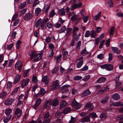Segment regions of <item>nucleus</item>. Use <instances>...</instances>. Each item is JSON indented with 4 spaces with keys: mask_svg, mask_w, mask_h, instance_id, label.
Segmentation results:
<instances>
[{
    "mask_svg": "<svg viewBox=\"0 0 123 123\" xmlns=\"http://www.w3.org/2000/svg\"><path fill=\"white\" fill-rule=\"evenodd\" d=\"M106 80V78L104 77L100 78L97 80V82L99 83H101L104 82Z\"/></svg>",
    "mask_w": 123,
    "mask_h": 123,
    "instance_id": "obj_26",
    "label": "nucleus"
},
{
    "mask_svg": "<svg viewBox=\"0 0 123 123\" xmlns=\"http://www.w3.org/2000/svg\"><path fill=\"white\" fill-rule=\"evenodd\" d=\"M12 111V109L10 108H8L6 109L5 111V113L7 115H8L11 113Z\"/></svg>",
    "mask_w": 123,
    "mask_h": 123,
    "instance_id": "obj_36",
    "label": "nucleus"
},
{
    "mask_svg": "<svg viewBox=\"0 0 123 123\" xmlns=\"http://www.w3.org/2000/svg\"><path fill=\"white\" fill-rule=\"evenodd\" d=\"M89 16H86L84 17L83 18L84 23H86L88 20Z\"/></svg>",
    "mask_w": 123,
    "mask_h": 123,
    "instance_id": "obj_39",
    "label": "nucleus"
},
{
    "mask_svg": "<svg viewBox=\"0 0 123 123\" xmlns=\"http://www.w3.org/2000/svg\"><path fill=\"white\" fill-rule=\"evenodd\" d=\"M32 17V14L30 13H28L26 14L24 17V20L26 21L30 20Z\"/></svg>",
    "mask_w": 123,
    "mask_h": 123,
    "instance_id": "obj_5",
    "label": "nucleus"
},
{
    "mask_svg": "<svg viewBox=\"0 0 123 123\" xmlns=\"http://www.w3.org/2000/svg\"><path fill=\"white\" fill-rule=\"evenodd\" d=\"M101 11L99 12L97 15L94 17V20L96 21L98 20L101 16Z\"/></svg>",
    "mask_w": 123,
    "mask_h": 123,
    "instance_id": "obj_20",
    "label": "nucleus"
},
{
    "mask_svg": "<svg viewBox=\"0 0 123 123\" xmlns=\"http://www.w3.org/2000/svg\"><path fill=\"white\" fill-rule=\"evenodd\" d=\"M59 103L58 99L55 98L53 100L52 103L51 102V105L53 106H55L58 104Z\"/></svg>",
    "mask_w": 123,
    "mask_h": 123,
    "instance_id": "obj_14",
    "label": "nucleus"
},
{
    "mask_svg": "<svg viewBox=\"0 0 123 123\" xmlns=\"http://www.w3.org/2000/svg\"><path fill=\"white\" fill-rule=\"evenodd\" d=\"M96 35V31L93 30L91 31V36L92 37L95 38Z\"/></svg>",
    "mask_w": 123,
    "mask_h": 123,
    "instance_id": "obj_33",
    "label": "nucleus"
},
{
    "mask_svg": "<svg viewBox=\"0 0 123 123\" xmlns=\"http://www.w3.org/2000/svg\"><path fill=\"white\" fill-rule=\"evenodd\" d=\"M71 111L70 108L69 107H67L64 110L62 113L65 114H66L69 112Z\"/></svg>",
    "mask_w": 123,
    "mask_h": 123,
    "instance_id": "obj_28",
    "label": "nucleus"
},
{
    "mask_svg": "<svg viewBox=\"0 0 123 123\" xmlns=\"http://www.w3.org/2000/svg\"><path fill=\"white\" fill-rule=\"evenodd\" d=\"M27 10L26 9H24L21 11L19 14V16H21L24 14L26 12Z\"/></svg>",
    "mask_w": 123,
    "mask_h": 123,
    "instance_id": "obj_52",
    "label": "nucleus"
},
{
    "mask_svg": "<svg viewBox=\"0 0 123 123\" xmlns=\"http://www.w3.org/2000/svg\"><path fill=\"white\" fill-rule=\"evenodd\" d=\"M72 16L71 18V19L72 21H75L76 19L77 16L75 15L74 13L73 12H72L70 13H69L68 15L69 17H70V16Z\"/></svg>",
    "mask_w": 123,
    "mask_h": 123,
    "instance_id": "obj_9",
    "label": "nucleus"
},
{
    "mask_svg": "<svg viewBox=\"0 0 123 123\" xmlns=\"http://www.w3.org/2000/svg\"><path fill=\"white\" fill-rule=\"evenodd\" d=\"M78 103V102H77L74 99L72 103V106L73 107L76 106V105H77Z\"/></svg>",
    "mask_w": 123,
    "mask_h": 123,
    "instance_id": "obj_58",
    "label": "nucleus"
},
{
    "mask_svg": "<svg viewBox=\"0 0 123 123\" xmlns=\"http://www.w3.org/2000/svg\"><path fill=\"white\" fill-rule=\"evenodd\" d=\"M12 117L11 115L5 117L4 119V121L5 123H7L10 120Z\"/></svg>",
    "mask_w": 123,
    "mask_h": 123,
    "instance_id": "obj_24",
    "label": "nucleus"
},
{
    "mask_svg": "<svg viewBox=\"0 0 123 123\" xmlns=\"http://www.w3.org/2000/svg\"><path fill=\"white\" fill-rule=\"evenodd\" d=\"M42 100L40 98H38L36 101L35 103V105L36 106H38L39 105H40L41 102Z\"/></svg>",
    "mask_w": 123,
    "mask_h": 123,
    "instance_id": "obj_35",
    "label": "nucleus"
},
{
    "mask_svg": "<svg viewBox=\"0 0 123 123\" xmlns=\"http://www.w3.org/2000/svg\"><path fill=\"white\" fill-rule=\"evenodd\" d=\"M100 67L102 69H105L109 71L112 70L113 69V65L110 64H106L102 65L100 66Z\"/></svg>",
    "mask_w": 123,
    "mask_h": 123,
    "instance_id": "obj_1",
    "label": "nucleus"
},
{
    "mask_svg": "<svg viewBox=\"0 0 123 123\" xmlns=\"http://www.w3.org/2000/svg\"><path fill=\"white\" fill-rule=\"evenodd\" d=\"M121 75H120L116 77L115 79V81H116V85H121L122 84V82H117L118 81L119 79L120 76Z\"/></svg>",
    "mask_w": 123,
    "mask_h": 123,
    "instance_id": "obj_25",
    "label": "nucleus"
},
{
    "mask_svg": "<svg viewBox=\"0 0 123 123\" xmlns=\"http://www.w3.org/2000/svg\"><path fill=\"white\" fill-rule=\"evenodd\" d=\"M79 30V29L77 27H74L73 28V36L75 37V40L77 41L78 40L79 38L80 34V33H79L78 34H76Z\"/></svg>",
    "mask_w": 123,
    "mask_h": 123,
    "instance_id": "obj_2",
    "label": "nucleus"
},
{
    "mask_svg": "<svg viewBox=\"0 0 123 123\" xmlns=\"http://www.w3.org/2000/svg\"><path fill=\"white\" fill-rule=\"evenodd\" d=\"M42 21V19L41 18L39 19L36 22L35 26L37 28L39 25L40 23Z\"/></svg>",
    "mask_w": 123,
    "mask_h": 123,
    "instance_id": "obj_34",
    "label": "nucleus"
},
{
    "mask_svg": "<svg viewBox=\"0 0 123 123\" xmlns=\"http://www.w3.org/2000/svg\"><path fill=\"white\" fill-rule=\"evenodd\" d=\"M82 78V77L80 76L77 75L74 77V80H80Z\"/></svg>",
    "mask_w": 123,
    "mask_h": 123,
    "instance_id": "obj_46",
    "label": "nucleus"
},
{
    "mask_svg": "<svg viewBox=\"0 0 123 123\" xmlns=\"http://www.w3.org/2000/svg\"><path fill=\"white\" fill-rule=\"evenodd\" d=\"M85 107L88 109L90 110H92L94 108L93 105L89 103L86 104L85 106Z\"/></svg>",
    "mask_w": 123,
    "mask_h": 123,
    "instance_id": "obj_16",
    "label": "nucleus"
},
{
    "mask_svg": "<svg viewBox=\"0 0 123 123\" xmlns=\"http://www.w3.org/2000/svg\"><path fill=\"white\" fill-rule=\"evenodd\" d=\"M82 5V4L81 2H80L78 4L75 3L71 6L70 9L72 10L76 8L80 7Z\"/></svg>",
    "mask_w": 123,
    "mask_h": 123,
    "instance_id": "obj_8",
    "label": "nucleus"
},
{
    "mask_svg": "<svg viewBox=\"0 0 123 123\" xmlns=\"http://www.w3.org/2000/svg\"><path fill=\"white\" fill-rule=\"evenodd\" d=\"M109 99L108 96H106L103 98L101 101V103L102 104H105L106 103Z\"/></svg>",
    "mask_w": 123,
    "mask_h": 123,
    "instance_id": "obj_21",
    "label": "nucleus"
},
{
    "mask_svg": "<svg viewBox=\"0 0 123 123\" xmlns=\"http://www.w3.org/2000/svg\"><path fill=\"white\" fill-rule=\"evenodd\" d=\"M19 87H18L16 88L12 92V95H14L16 94L17 93V92L18 91Z\"/></svg>",
    "mask_w": 123,
    "mask_h": 123,
    "instance_id": "obj_41",
    "label": "nucleus"
},
{
    "mask_svg": "<svg viewBox=\"0 0 123 123\" xmlns=\"http://www.w3.org/2000/svg\"><path fill=\"white\" fill-rule=\"evenodd\" d=\"M112 51L114 53L117 54H119L121 52V50H119L118 48L116 47H111Z\"/></svg>",
    "mask_w": 123,
    "mask_h": 123,
    "instance_id": "obj_11",
    "label": "nucleus"
},
{
    "mask_svg": "<svg viewBox=\"0 0 123 123\" xmlns=\"http://www.w3.org/2000/svg\"><path fill=\"white\" fill-rule=\"evenodd\" d=\"M21 41L20 40H18L16 44V48L17 49H18L20 47V45Z\"/></svg>",
    "mask_w": 123,
    "mask_h": 123,
    "instance_id": "obj_54",
    "label": "nucleus"
},
{
    "mask_svg": "<svg viewBox=\"0 0 123 123\" xmlns=\"http://www.w3.org/2000/svg\"><path fill=\"white\" fill-rule=\"evenodd\" d=\"M90 120L89 116H87L82 118L80 120V122L82 123H85V122H88Z\"/></svg>",
    "mask_w": 123,
    "mask_h": 123,
    "instance_id": "obj_6",
    "label": "nucleus"
},
{
    "mask_svg": "<svg viewBox=\"0 0 123 123\" xmlns=\"http://www.w3.org/2000/svg\"><path fill=\"white\" fill-rule=\"evenodd\" d=\"M107 5L108 7L110 8L114 6L113 2L112 0H107Z\"/></svg>",
    "mask_w": 123,
    "mask_h": 123,
    "instance_id": "obj_18",
    "label": "nucleus"
},
{
    "mask_svg": "<svg viewBox=\"0 0 123 123\" xmlns=\"http://www.w3.org/2000/svg\"><path fill=\"white\" fill-rule=\"evenodd\" d=\"M114 33V27L113 26H112L111 28L109 34L110 37L113 36Z\"/></svg>",
    "mask_w": 123,
    "mask_h": 123,
    "instance_id": "obj_22",
    "label": "nucleus"
},
{
    "mask_svg": "<svg viewBox=\"0 0 123 123\" xmlns=\"http://www.w3.org/2000/svg\"><path fill=\"white\" fill-rule=\"evenodd\" d=\"M68 103L67 102L64 100H62L61 101L60 103V106L59 107V108L62 109L63 107L67 105Z\"/></svg>",
    "mask_w": 123,
    "mask_h": 123,
    "instance_id": "obj_17",
    "label": "nucleus"
},
{
    "mask_svg": "<svg viewBox=\"0 0 123 123\" xmlns=\"http://www.w3.org/2000/svg\"><path fill=\"white\" fill-rule=\"evenodd\" d=\"M6 93L5 92H3L0 94V98H4L6 95Z\"/></svg>",
    "mask_w": 123,
    "mask_h": 123,
    "instance_id": "obj_49",
    "label": "nucleus"
},
{
    "mask_svg": "<svg viewBox=\"0 0 123 123\" xmlns=\"http://www.w3.org/2000/svg\"><path fill=\"white\" fill-rule=\"evenodd\" d=\"M64 10V8H63L60 10L59 13L61 15H64L65 14V12Z\"/></svg>",
    "mask_w": 123,
    "mask_h": 123,
    "instance_id": "obj_38",
    "label": "nucleus"
},
{
    "mask_svg": "<svg viewBox=\"0 0 123 123\" xmlns=\"http://www.w3.org/2000/svg\"><path fill=\"white\" fill-rule=\"evenodd\" d=\"M51 100H50L47 101L44 103L43 105L44 108H46L47 107H49L51 105Z\"/></svg>",
    "mask_w": 123,
    "mask_h": 123,
    "instance_id": "obj_15",
    "label": "nucleus"
},
{
    "mask_svg": "<svg viewBox=\"0 0 123 123\" xmlns=\"http://www.w3.org/2000/svg\"><path fill=\"white\" fill-rule=\"evenodd\" d=\"M62 57V55H60L57 57H55V58H56V62L57 63H59V62L60 61Z\"/></svg>",
    "mask_w": 123,
    "mask_h": 123,
    "instance_id": "obj_42",
    "label": "nucleus"
},
{
    "mask_svg": "<svg viewBox=\"0 0 123 123\" xmlns=\"http://www.w3.org/2000/svg\"><path fill=\"white\" fill-rule=\"evenodd\" d=\"M97 57L100 60L104 58V56L103 54H100L97 55Z\"/></svg>",
    "mask_w": 123,
    "mask_h": 123,
    "instance_id": "obj_63",
    "label": "nucleus"
},
{
    "mask_svg": "<svg viewBox=\"0 0 123 123\" xmlns=\"http://www.w3.org/2000/svg\"><path fill=\"white\" fill-rule=\"evenodd\" d=\"M112 98L115 100H117L120 99V96L118 94L116 93L112 95Z\"/></svg>",
    "mask_w": 123,
    "mask_h": 123,
    "instance_id": "obj_13",
    "label": "nucleus"
},
{
    "mask_svg": "<svg viewBox=\"0 0 123 123\" xmlns=\"http://www.w3.org/2000/svg\"><path fill=\"white\" fill-rule=\"evenodd\" d=\"M110 106H113L115 107L122 106H123V102H113L111 101H110Z\"/></svg>",
    "mask_w": 123,
    "mask_h": 123,
    "instance_id": "obj_3",
    "label": "nucleus"
},
{
    "mask_svg": "<svg viewBox=\"0 0 123 123\" xmlns=\"http://www.w3.org/2000/svg\"><path fill=\"white\" fill-rule=\"evenodd\" d=\"M22 111L19 108H18L16 109L15 114L16 115H17L18 117H20L21 116Z\"/></svg>",
    "mask_w": 123,
    "mask_h": 123,
    "instance_id": "obj_12",
    "label": "nucleus"
},
{
    "mask_svg": "<svg viewBox=\"0 0 123 123\" xmlns=\"http://www.w3.org/2000/svg\"><path fill=\"white\" fill-rule=\"evenodd\" d=\"M83 63V62L82 60L80 61L77 64L76 67L77 68H80L82 66Z\"/></svg>",
    "mask_w": 123,
    "mask_h": 123,
    "instance_id": "obj_29",
    "label": "nucleus"
},
{
    "mask_svg": "<svg viewBox=\"0 0 123 123\" xmlns=\"http://www.w3.org/2000/svg\"><path fill=\"white\" fill-rule=\"evenodd\" d=\"M106 113H103L100 116V118L101 119H105L106 117Z\"/></svg>",
    "mask_w": 123,
    "mask_h": 123,
    "instance_id": "obj_45",
    "label": "nucleus"
},
{
    "mask_svg": "<svg viewBox=\"0 0 123 123\" xmlns=\"http://www.w3.org/2000/svg\"><path fill=\"white\" fill-rule=\"evenodd\" d=\"M41 11V9L39 8H37L35 10V13L37 16L40 13Z\"/></svg>",
    "mask_w": 123,
    "mask_h": 123,
    "instance_id": "obj_30",
    "label": "nucleus"
},
{
    "mask_svg": "<svg viewBox=\"0 0 123 123\" xmlns=\"http://www.w3.org/2000/svg\"><path fill=\"white\" fill-rule=\"evenodd\" d=\"M80 14L82 17H83L84 16L86 15L85 11L83 9H82L80 11Z\"/></svg>",
    "mask_w": 123,
    "mask_h": 123,
    "instance_id": "obj_53",
    "label": "nucleus"
},
{
    "mask_svg": "<svg viewBox=\"0 0 123 123\" xmlns=\"http://www.w3.org/2000/svg\"><path fill=\"white\" fill-rule=\"evenodd\" d=\"M45 93V89L43 88H41L40 90V94L42 96Z\"/></svg>",
    "mask_w": 123,
    "mask_h": 123,
    "instance_id": "obj_57",
    "label": "nucleus"
},
{
    "mask_svg": "<svg viewBox=\"0 0 123 123\" xmlns=\"http://www.w3.org/2000/svg\"><path fill=\"white\" fill-rule=\"evenodd\" d=\"M13 43H11L8 45L7 47V49L8 50H10L11 49L12 47H13Z\"/></svg>",
    "mask_w": 123,
    "mask_h": 123,
    "instance_id": "obj_64",
    "label": "nucleus"
},
{
    "mask_svg": "<svg viewBox=\"0 0 123 123\" xmlns=\"http://www.w3.org/2000/svg\"><path fill=\"white\" fill-rule=\"evenodd\" d=\"M91 93V92L88 89L86 90L83 93V96H85L88 95Z\"/></svg>",
    "mask_w": 123,
    "mask_h": 123,
    "instance_id": "obj_27",
    "label": "nucleus"
},
{
    "mask_svg": "<svg viewBox=\"0 0 123 123\" xmlns=\"http://www.w3.org/2000/svg\"><path fill=\"white\" fill-rule=\"evenodd\" d=\"M51 39V37H48L46 38L45 40L46 43H49L50 42Z\"/></svg>",
    "mask_w": 123,
    "mask_h": 123,
    "instance_id": "obj_61",
    "label": "nucleus"
},
{
    "mask_svg": "<svg viewBox=\"0 0 123 123\" xmlns=\"http://www.w3.org/2000/svg\"><path fill=\"white\" fill-rule=\"evenodd\" d=\"M66 30V27L65 26H63L62 27V28L60 30L59 33H62L64 32Z\"/></svg>",
    "mask_w": 123,
    "mask_h": 123,
    "instance_id": "obj_40",
    "label": "nucleus"
},
{
    "mask_svg": "<svg viewBox=\"0 0 123 123\" xmlns=\"http://www.w3.org/2000/svg\"><path fill=\"white\" fill-rule=\"evenodd\" d=\"M105 42V40H102L100 43L99 46V49H101L102 48L103 45L104 43V42Z\"/></svg>",
    "mask_w": 123,
    "mask_h": 123,
    "instance_id": "obj_59",
    "label": "nucleus"
},
{
    "mask_svg": "<svg viewBox=\"0 0 123 123\" xmlns=\"http://www.w3.org/2000/svg\"><path fill=\"white\" fill-rule=\"evenodd\" d=\"M88 52L86 51V47L81 52V54L83 55L84 54H88Z\"/></svg>",
    "mask_w": 123,
    "mask_h": 123,
    "instance_id": "obj_62",
    "label": "nucleus"
},
{
    "mask_svg": "<svg viewBox=\"0 0 123 123\" xmlns=\"http://www.w3.org/2000/svg\"><path fill=\"white\" fill-rule=\"evenodd\" d=\"M90 78V75H87L83 78V80L84 81H86L88 80Z\"/></svg>",
    "mask_w": 123,
    "mask_h": 123,
    "instance_id": "obj_44",
    "label": "nucleus"
},
{
    "mask_svg": "<svg viewBox=\"0 0 123 123\" xmlns=\"http://www.w3.org/2000/svg\"><path fill=\"white\" fill-rule=\"evenodd\" d=\"M32 81L33 84H34L38 82V80L37 77L35 76H34L32 78Z\"/></svg>",
    "mask_w": 123,
    "mask_h": 123,
    "instance_id": "obj_37",
    "label": "nucleus"
},
{
    "mask_svg": "<svg viewBox=\"0 0 123 123\" xmlns=\"http://www.w3.org/2000/svg\"><path fill=\"white\" fill-rule=\"evenodd\" d=\"M41 54L40 53L36 54L34 56L33 61L34 62H37L39 61L41 58Z\"/></svg>",
    "mask_w": 123,
    "mask_h": 123,
    "instance_id": "obj_4",
    "label": "nucleus"
},
{
    "mask_svg": "<svg viewBox=\"0 0 123 123\" xmlns=\"http://www.w3.org/2000/svg\"><path fill=\"white\" fill-rule=\"evenodd\" d=\"M55 12L54 10H53L50 12L49 14V17L52 18L55 14Z\"/></svg>",
    "mask_w": 123,
    "mask_h": 123,
    "instance_id": "obj_31",
    "label": "nucleus"
},
{
    "mask_svg": "<svg viewBox=\"0 0 123 123\" xmlns=\"http://www.w3.org/2000/svg\"><path fill=\"white\" fill-rule=\"evenodd\" d=\"M54 55V52L53 49H51L49 52V57L53 56Z\"/></svg>",
    "mask_w": 123,
    "mask_h": 123,
    "instance_id": "obj_60",
    "label": "nucleus"
},
{
    "mask_svg": "<svg viewBox=\"0 0 123 123\" xmlns=\"http://www.w3.org/2000/svg\"><path fill=\"white\" fill-rule=\"evenodd\" d=\"M72 29L71 28H69L67 29L66 35H70V33L72 31Z\"/></svg>",
    "mask_w": 123,
    "mask_h": 123,
    "instance_id": "obj_48",
    "label": "nucleus"
},
{
    "mask_svg": "<svg viewBox=\"0 0 123 123\" xmlns=\"http://www.w3.org/2000/svg\"><path fill=\"white\" fill-rule=\"evenodd\" d=\"M28 54L31 57V59H32L34 57V56L36 54V52L35 51L30 50L28 52Z\"/></svg>",
    "mask_w": 123,
    "mask_h": 123,
    "instance_id": "obj_19",
    "label": "nucleus"
},
{
    "mask_svg": "<svg viewBox=\"0 0 123 123\" xmlns=\"http://www.w3.org/2000/svg\"><path fill=\"white\" fill-rule=\"evenodd\" d=\"M45 24V23L42 22L40 25V26L42 29L44 30L46 28Z\"/></svg>",
    "mask_w": 123,
    "mask_h": 123,
    "instance_id": "obj_55",
    "label": "nucleus"
},
{
    "mask_svg": "<svg viewBox=\"0 0 123 123\" xmlns=\"http://www.w3.org/2000/svg\"><path fill=\"white\" fill-rule=\"evenodd\" d=\"M90 35V31H86L85 34V36L86 37H89Z\"/></svg>",
    "mask_w": 123,
    "mask_h": 123,
    "instance_id": "obj_56",
    "label": "nucleus"
},
{
    "mask_svg": "<svg viewBox=\"0 0 123 123\" xmlns=\"http://www.w3.org/2000/svg\"><path fill=\"white\" fill-rule=\"evenodd\" d=\"M30 81V80L27 79L26 80L23 79L21 82V85H27Z\"/></svg>",
    "mask_w": 123,
    "mask_h": 123,
    "instance_id": "obj_23",
    "label": "nucleus"
},
{
    "mask_svg": "<svg viewBox=\"0 0 123 123\" xmlns=\"http://www.w3.org/2000/svg\"><path fill=\"white\" fill-rule=\"evenodd\" d=\"M26 4V2L25 1L23 3L21 4L20 5V7L21 9H22L25 7Z\"/></svg>",
    "mask_w": 123,
    "mask_h": 123,
    "instance_id": "obj_50",
    "label": "nucleus"
},
{
    "mask_svg": "<svg viewBox=\"0 0 123 123\" xmlns=\"http://www.w3.org/2000/svg\"><path fill=\"white\" fill-rule=\"evenodd\" d=\"M29 69L25 70L24 71L23 75L24 77H25L28 75L29 71Z\"/></svg>",
    "mask_w": 123,
    "mask_h": 123,
    "instance_id": "obj_32",
    "label": "nucleus"
},
{
    "mask_svg": "<svg viewBox=\"0 0 123 123\" xmlns=\"http://www.w3.org/2000/svg\"><path fill=\"white\" fill-rule=\"evenodd\" d=\"M89 115L92 118H95L97 117L96 113L94 112L90 113Z\"/></svg>",
    "mask_w": 123,
    "mask_h": 123,
    "instance_id": "obj_47",
    "label": "nucleus"
},
{
    "mask_svg": "<svg viewBox=\"0 0 123 123\" xmlns=\"http://www.w3.org/2000/svg\"><path fill=\"white\" fill-rule=\"evenodd\" d=\"M68 55V52L67 51L64 52L63 55V58L64 59H65Z\"/></svg>",
    "mask_w": 123,
    "mask_h": 123,
    "instance_id": "obj_51",
    "label": "nucleus"
},
{
    "mask_svg": "<svg viewBox=\"0 0 123 123\" xmlns=\"http://www.w3.org/2000/svg\"><path fill=\"white\" fill-rule=\"evenodd\" d=\"M23 103L21 101L18 100V102L17 104V106L18 107H22L23 106Z\"/></svg>",
    "mask_w": 123,
    "mask_h": 123,
    "instance_id": "obj_43",
    "label": "nucleus"
},
{
    "mask_svg": "<svg viewBox=\"0 0 123 123\" xmlns=\"http://www.w3.org/2000/svg\"><path fill=\"white\" fill-rule=\"evenodd\" d=\"M14 99L13 98H10L6 100L5 102V104L8 105H11L14 101Z\"/></svg>",
    "mask_w": 123,
    "mask_h": 123,
    "instance_id": "obj_7",
    "label": "nucleus"
},
{
    "mask_svg": "<svg viewBox=\"0 0 123 123\" xmlns=\"http://www.w3.org/2000/svg\"><path fill=\"white\" fill-rule=\"evenodd\" d=\"M23 66L21 61L20 60L18 61L15 65V67L16 68H18V69L19 71L20 68Z\"/></svg>",
    "mask_w": 123,
    "mask_h": 123,
    "instance_id": "obj_10",
    "label": "nucleus"
}]
</instances>
